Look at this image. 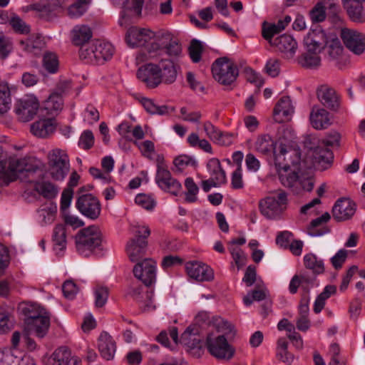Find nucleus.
Segmentation results:
<instances>
[{
  "mask_svg": "<svg viewBox=\"0 0 365 365\" xmlns=\"http://www.w3.org/2000/svg\"><path fill=\"white\" fill-rule=\"evenodd\" d=\"M233 330V327L227 321L220 317H213L206 338V346L209 353L221 361L230 360L235 354L233 346L227 337Z\"/></svg>",
  "mask_w": 365,
  "mask_h": 365,
  "instance_id": "obj_1",
  "label": "nucleus"
},
{
  "mask_svg": "<svg viewBox=\"0 0 365 365\" xmlns=\"http://www.w3.org/2000/svg\"><path fill=\"white\" fill-rule=\"evenodd\" d=\"M157 339L163 346L171 349H175L178 345H182L187 352L196 358H199L203 353L199 330L195 326L187 327L180 338L178 329L170 327L168 331H161Z\"/></svg>",
  "mask_w": 365,
  "mask_h": 365,
  "instance_id": "obj_2",
  "label": "nucleus"
},
{
  "mask_svg": "<svg viewBox=\"0 0 365 365\" xmlns=\"http://www.w3.org/2000/svg\"><path fill=\"white\" fill-rule=\"evenodd\" d=\"M28 317L25 322L24 336L26 347L32 351L36 348V344L30 336L33 335L38 339L44 338L48 332L50 327V314L43 307L36 304H28L25 308Z\"/></svg>",
  "mask_w": 365,
  "mask_h": 365,
  "instance_id": "obj_3",
  "label": "nucleus"
},
{
  "mask_svg": "<svg viewBox=\"0 0 365 365\" xmlns=\"http://www.w3.org/2000/svg\"><path fill=\"white\" fill-rule=\"evenodd\" d=\"M24 172L32 175L35 170L27 167L24 158H19L15 155L6 157L0 153V186L8 185L15 181L19 174Z\"/></svg>",
  "mask_w": 365,
  "mask_h": 365,
  "instance_id": "obj_4",
  "label": "nucleus"
},
{
  "mask_svg": "<svg viewBox=\"0 0 365 365\" xmlns=\"http://www.w3.org/2000/svg\"><path fill=\"white\" fill-rule=\"evenodd\" d=\"M114 52L111 43L96 40L81 47L79 55L88 63L101 64L110 60Z\"/></svg>",
  "mask_w": 365,
  "mask_h": 365,
  "instance_id": "obj_5",
  "label": "nucleus"
},
{
  "mask_svg": "<svg viewBox=\"0 0 365 365\" xmlns=\"http://www.w3.org/2000/svg\"><path fill=\"white\" fill-rule=\"evenodd\" d=\"M103 234L100 228L91 225L78 231L76 235V248L79 253L86 255V252H92L101 247Z\"/></svg>",
  "mask_w": 365,
  "mask_h": 365,
  "instance_id": "obj_6",
  "label": "nucleus"
},
{
  "mask_svg": "<svg viewBox=\"0 0 365 365\" xmlns=\"http://www.w3.org/2000/svg\"><path fill=\"white\" fill-rule=\"evenodd\" d=\"M164 50L170 57H178L182 53L179 40L168 31H160L156 34L155 41L150 42L149 53Z\"/></svg>",
  "mask_w": 365,
  "mask_h": 365,
  "instance_id": "obj_7",
  "label": "nucleus"
},
{
  "mask_svg": "<svg viewBox=\"0 0 365 365\" xmlns=\"http://www.w3.org/2000/svg\"><path fill=\"white\" fill-rule=\"evenodd\" d=\"M48 173L55 180H63L70 170L68 155L61 149H53L48 155Z\"/></svg>",
  "mask_w": 365,
  "mask_h": 365,
  "instance_id": "obj_8",
  "label": "nucleus"
},
{
  "mask_svg": "<svg viewBox=\"0 0 365 365\" xmlns=\"http://www.w3.org/2000/svg\"><path fill=\"white\" fill-rule=\"evenodd\" d=\"M214 78L222 85H230L238 76L236 65L228 58H217L212 66Z\"/></svg>",
  "mask_w": 365,
  "mask_h": 365,
  "instance_id": "obj_9",
  "label": "nucleus"
},
{
  "mask_svg": "<svg viewBox=\"0 0 365 365\" xmlns=\"http://www.w3.org/2000/svg\"><path fill=\"white\" fill-rule=\"evenodd\" d=\"M155 182L162 190L173 195H177L181 190V184L171 177L163 158L160 157L157 159Z\"/></svg>",
  "mask_w": 365,
  "mask_h": 365,
  "instance_id": "obj_10",
  "label": "nucleus"
},
{
  "mask_svg": "<svg viewBox=\"0 0 365 365\" xmlns=\"http://www.w3.org/2000/svg\"><path fill=\"white\" fill-rule=\"evenodd\" d=\"M300 212L302 215H308L315 217L312 220L307 227L309 235L312 236H319L329 232V230L327 228H317L329 220L330 215L328 212L319 210L317 207H302Z\"/></svg>",
  "mask_w": 365,
  "mask_h": 365,
  "instance_id": "obj_11",
  "label": "nucleus"
},
{
  "mask_svg": "<svg viewBox=\"0 0 365 365\" xmlns=\"http://www.w3.org/2000/svg\"><path fill=\"white\" fill-rule=\"evenodd\" d=\"M157 262L152 258L147 257L135 262L133 273L135 278L145 285H151L156 279Z\"/></svg>",
  "mask_w": 365,
  "mask_h": 365,
  "instance_id": "obj_12",
  "label": "nucleus"
},
{
  "mask_svg": "<svg viewBox=\"0 0 365 365\" xmlns=\"http://www.w3.org/2000/svg\"><path fill=\"white\" fill-rule=\"evenodd\" d=\"M39 102L33 95L26 96L15 103V113L21 122H28L34 118L39 109Z\"/></svg>",
  "mask_w": 365,
  "mask_h": 365,
  "instance_id": "obj_13",
  "label": "nucleus"
},
{
  "mask_svg": "<svg viewBox=\"0 0 365 365\" xmlns=\"http://www.w3.org/2000/svg\"><path fill=\"white\" fill-rule=\"evenodd\" d=\"M278 175L281 183L292 188L295 192H299L301 190L310 191L313 189L314 184L310 180L299 177L297 172L291 170L290 168L281 170Z\"/></svg>",
  "mask_w": 365,
  "mask_h": 365,
  "instance_id": "obj_14",
  "label": "nucleus"
},
{
  "mask_svg": "<svg viewBox=\"0 0 365 365\" xmlns=\"http://www.w3.org/2000/svg\"><path fill=\"white\" fill-rule=\"evenodd\" d=\"M341 38L346 47L356 55L365 51V35L356 30L347 28L341 30Z\"/></svg>",
  "mask_w": 365,
  "mask_h": 365,
  "instance_id": "obj_15",
  "label": "nucleus"
},
{
  "mask_svg": "<svg viewBox=\"0 0 365 365\" xmlns=\"http://www.w3.org/2000/svg\"><path fill=\"white\" fill-rule=\"evenodd\" d=\"M155 36L156 34L150 29L131 27L127 31L125 40L130 47L147 46L148 49L150 46L149 42L152 39L153 41H155Z\"/></svg>",
  "mask_w": 365,
  "mask_h": 365,
  "instance_id": "obj_16",
  "label": "nucleus"
},
{
  "mask_svg": "<svg viewBox=\"0 0 365 365\" xmlns=\"http://www.w3.org/2000/svg\"><path fill=\"white\" fill-rule=\"evenodd\" d=\"M185 270L190 278L197 282H209L214 279L212 269L202 262L191 261L187 262Z\"/></svg>",
  "mask_w": 365,
  "mask_h": 365,
  "instance_id": "obj_17",
  "label": "nucleus"
},
{
  "mask_svg": "<svg viewBox=\"0 0 365 365\" xmlns=\"http://www.w3.org/2000/svg\"><path fill=\"white\" fill-rule=\"evenodd\" d=\"M327 35L319 26L312 29L304 38V47L307 51L321 52L327 43Z\"/></svg>",
  "mask_w": 365,
  "mask_h": 365,
  "instance_id": "obj_18",
  "label": "nucleus"
},
{
  "mask_svg": "<svg viewBox=\"0 0 365 365\" xmlns=\"http://www.w3.org/2000/svg\"><path fill=\"white\" fill-rule=\"evenodd\" d=\"M159 71L157 64L147 63L138 68L137 77L147 88H155L161 84Z\"/></svg>",
  "mask_w": 365,
  "mask_h": 365,
  "instance_id": "obj_19",
  "label": "nucleus"
},
{
  "mask_svg": "<svg viewBox=\"0 0 365 365\" xmlns=\"http://www.w3.org/2000/svg\"><path fill=\"white\" fill-rule=\"evenodd\" d=\"M294 106L289 96L282 97L276 103L273 110V118L276 123H283L292 120Z\"/></svg>",
  "mask_w": 365,
  "mask_h": 365,
  "instance_id": "obj_20",
  "label": "nucleus"
},
{
  "mask_svg": "<svg viewBox=\"0 0 365 365\" xmlns=\"http://www.w3.org/2000/svg\"><path fill=\"white\" fill-rule=\"evenodd\" d=\"M270 45L277 48L287 59L293 58L298 48L297 41L292 36L288 34L276 37L272 41H270Z\"/></svg>",
  "mask_w": 365,
  "mask_h": 365,
  "instance_id": "obj_21",
  "label": "nucleus"
},
{
  "mask_svg": "<svg viewBox=\"0 0 365 365\" xmlns=\"http://www.w3.org/2000/svg\"><path fill=\"white\" fill-rule=\"evenodd\" d=\"M148 247L147 240L130 239L127 242L125 252L128 259L132 262H138L145 259Z\"/></svg>",
  "mask_w": 365,
  "mask_h": 365,
  "instance_id": "obj_22",
  "label": "nucleus"
},
{
  "mask_svg": "<svg viewBox=\"0 0 365 365\" xmlns=\"http://www.w3.org/2000/svg\"><path fill=\"white\" fill-rule=\"evenodd\" d=\"M64 0H41L32 6L33 9L40 13L42 18L50 20L61 11Z\"/></svg>",
  "mask_w": 365,
  "mask_h": 365,
  "instance_id": "obj_23",
  "label": "nucleus"
},
{
  "mask_svg": "<svg viewBox=\"0 0 365 365\" xmlns=\"http://www.w3.org/2000/svg\"><path fill=\"white\" fill-rule=\"evenodd\" d=\"M159 68V76L161 83L172 84L178 76L179 66L170 59L161 60L157 63Z\"/></svg>",
  "mask_w": 365,
  "mask_h": 365,
  "instance_id": "obj_24",
  "label": "nucleus"
},
{
  "mask_svg": "<svg viewBox=\"0 0 365 365\" xmlns=\"http://www.w3.org/2000/svg\"><path fill=\"white\" fill-rule=\"evenodd\" d=\"M309 120L312 126L316 130H324L331 125L330 113L319 106L312 107Z\"/></svg>",
  "mask_w": 365,
  "mask_h": 365,
  "instance_id": "obj_25",
  "label": "nucleus"
},
{
  "mask_svg": "<svg viewBox=\"0 0 365 365\" xmlns=\"http://www.w3.org/2000/svg\"><path fill=\"white\" fill-rule=\"evenodd\" d=\"M116 343L107 332H102L98 339V349L106 360H112L116 352Z\"/></svg>",
  "mask_w": 365,
  "mask_h": 365,
  "instance_id": "obj_26",
  "label": "nucleus"
},
{
  "mask_svg": "<svg viewBox=\"0 0 365 365\" xmlns=\"http://www.w3.org/2000/svg\"><path fill=\"white\" fill-rule=\"evenodd\" d=\"M317 98L325 107L332 110H336L339 108V97L332 88L322 86L317 90Z\"/></svg>",
  "mask_w": 365,
  "mask_h": 365,
  "instance_id": "obj_27",
  "label": "nucleus"
},
{
  "mask_svg": "<svg viewBox=\"0 0 365 365\" xmlns=\"http://www.w3.org/2000/svg\"><path fill=\"white\" fill-rule=\"evenodd\" d=\"M364 1H341L344 8L352 21L363 22L365 21V14L362 5Z\"/></svg>",
  "mask_w": 365,
  "mask_h": 365,
  "instance_id": "obj_28",
  "label": "nucleus"
},
{
  "mask_svg": "<svg viewBox=\"0 0 365 365\" xmlns=\"http://www.w3.org/2000/svg\"><path fill=\"white\" fill-rule=\"evenodd\" d=\"M143 4V0H125L122 4L123 11L119 21L120 26L126 24L127 19L133 16H140Z\"/></svg>",
  "mask_w": 365,
  "mask_h": 365,
  "instance_id": "obj_29",
  "label": "nucleus"
},
{
  "mask_svg": "<svg viewBox=\"0 0 365 365\" xmlns=\"http://www.w3.org/2000/svg\"><path fill=\"white\" fill-rule=\"evenodd\" d=\"M56 130V123L53 119H41L31 125V132L35 136L46 138Z\"/></svg>",
  "mask_w": 365,
  "mask_h": 365,
  "instance_id": "obj_30",
  "label": "nucleus"
},
{
  "mask_svg": "<svg viewBox=\"0 0 365 365\" xmlns=\"http://www.w3.org/2000/svg\"><path fill=\"white\" fill-rule=\"evenodd\" d=\"M44 42L41 36L36 34H32L26 39L19 41L21 48L29 53L38 55L44 47Z\"/></svg>",
  "mask_w": 365,
  "mask_h": 365,
  "instance_id": "obj_31",
  "label": "nucleus"
},
{
  "mask_svg": "<svg viewBox=\"0 0 365 365\" xmlns=\"http://www.w3.org/2000/svg\"><path fill=\"white\" fill-rule=\"evenodd\" d=\"M314 163L322 169H327L332 163L334 155L332 151L323 146H317L313 149L312 153Z\"/></svg>",
  "mask_w": 365,
  "mask_h": 365,
  "instance_id": "obj_32",
  "label": "nucleus"
},
{
  "mask_svg": "<svg viewBox=\"0 0 365 365\" xmlns=\"http://www.w3.org/2000/svg\"><path fill=\"white\" fill-rule=\"evenodd\" d=\"M210 178L216 180L217 183L224 185L227 182L225 171L222 169L221 163L217 158L210 159L207 164Z\"/></svg>",
  "mask_w": 365,
  "mask_h": 365,
  "instance_id": "obj_33",
  "label": "nucleus"
},
{
  "mask_svg": "<svg viewBox=\"0 0 365 365\" xmlns=\"http://www.w3.org/2000/svg\"><path fill=\"white\" fill-rule=\"evenodd\" d=\"M71 357L70 351L66 347H60L46 359V365H68Z\"/></svg>",
  "mask_w": 365,
  "mask_h": 365,
  "instance_id": "obj_34",
  "label": "nucleus"
},
{
  "mask_svg": "<svg viewBox=\"0 0 365 365\" xmlns=\"http://www.w3.org/2000/svg\"><path fill=\"white\" fill-rule=\"evenodd\" d=\"M91 37L92 31L88 26L78 25L72 31V41L76 46H86Z\"/></svg>",
  "mask_w": 365,
  "mask_h": 365,
  "instance_id": "obj_35",
  "label": "nucleus"
},
{
  "mask_svg": "<svg viewBox=\"0 0 365 365\" xmlns=\"http://www.w3.org/2000/svg\"><path fill=\"white\" fill-rule=\"evenodd\" d=\"M318 51H306L299 58V63L304 68L314 69L317 68L321 65V58Z\"/></svg>",
  "mask_w": 365,
  "mask_h": 365,
  "instance_id": "obj_36",
  "label": "nucleus"
},
{
  "mask_svg": "<svg viewBox=\"0 0 365 365\" xmlns=\"http://www.w3.org/2000/svg\"><path fill=\"white\" fill-rule=\"evenodd\" d=\"M53 247L58 255L66 249V231L63 225L56 226L53 236Z\"/></svg>",
  "mask_w": 365,
  "mask_h": 365,
  "instance_id": "obj_37",
  "label": "nucleus"
},
{
  "mask_svg": "<svg viewBox=\"0 0 365 365\" xmlns=\"http://www.w3.org/2000/svg\"><path fill=\"white\" fill-rule=\"evenodd\" d=\"M255 150L262 155L270 154L274 149V140L268 134L259 135L255 143Z\"/></svg>",
  "mask_w": 365,
  "mask_h": 365,
  "instance_id": "obj_38",
  "label": "nucleus"
},
{
  "mask_svg": "<svg viewBox=\"0 0 365 365\" xmlns=\"http://www.w3.org/2000/svg\"><path fill=\"white\" fill-rule=\"evenodd\" d=\"M35 190L46 199L55 198L58 194V187L48 181L36 182L34 185Z\"/></svg>",
  "mask_w": 365,
  "mask_h": 365,
  "instance_id": "obj_39",
  "label": "nucleus"
},
{
  "mask_svg": "<svg viewBox=\"0 0 365 365\" xmlns=\"http://www.w3.org/2000/svg\"><path fill=\"white\" fill-rule=\"evenodd\" d=\"M288 343L284 338L277 341V359L287 365H291L294 356L287 350Z\"/></svg>",
  "mask_w": 365,
  "mask_h": 365,
  "instance_id": "obj_40",
  "label": "nucleus"
},
{
  "mask_svg": "<svg viewBox=\"0 0 365 365\" xmlns=\"http://www.w3.org/2000/svg\"><path fill=\"white\" fill-rule=\"evenodd\" d=\"M289 202L287 195L282 190L274 192L266 197L262 199L259 205H283Z\"/></svg>",
  "mask_w": 365,
  "mask_h": 365,
  "instance_id": "obj_41",
  "label": "nucleus"
},
{
  "mask_svg": "<svg viewBox=\"0 0 365 365\" xmlns=\"http://www.w3.org/2000/svg\"><path fill=\"white\" fill-rule=\"evenodd\" d=\"M141 103L146 110L150 114H158L160 115L168 114L170 111H173V108H169L167 106L156 105L151 99L143 98Z\"/></svg>",
  "mask_w": 365,
  "mask_h": 365,
  "instance_id": "obj_42",
  "label": "nucleus"
},
{
  "mask_svg": "<svg viewBox=\"0 0 365 365\" xmlns=\"http://www.w3.org/2000/svg\"><path fill=\"white\" fill-rule=\"evenodd\" d=\"M44 108L48 114L53 115L63 108V100L59 93H51L44 102Z\"/></svg>",
  "mask_w": 365,
  "mask_h": 365,
  "instance_id": "obj_43",
  "label": "nucleus"
},
{
  "mask_svg": "<svg viewBox=\"0 0 365 365\" xmlns=\"http://www.w3.org/2000/svg\"><path fill=\"white\" fill-rule=\"evenodd\" d=\"M324 49H325L328 57L331 60L337 59L343 51V47L337 38H329L327 37V43Z\"/></svg>",
  "mask_w": 365,
  "mask_h": 365,
  "instance_id": "obj_44",
  "label": "nucleus"
},
{
  "mask_svg": "<svg viewBox=\"0 0 365 365\" xmlns=\"http://www.w3.org/2000/svg\"><path fill=\"white\" fill-rule=\"evenodd\" d=\"M185 200L187 203H195L197 200L199 187L192 178H187L185 180Z\"/></svg>",
  "mask_w": 365,
  "mask_h": 365,
  "instance_id": "obj_45",
  "label": "nucleus"
},
{
  "mask_svg": "<svg viewBox=\"0 0 365 365\" xmlns=\"http://www.w3.org/2000/svg\"><path fill=\"white\" fill-rule=\"evenodd\" d=\"M304 265L314 272L321 274L324 272V263L313 254H307L304 257Z\"/></svg>",
  "mask_w": 365,
  "mask_h": 365,
  "instance_id": "obj_46",
  "label": "nucleus"
},
{
  "mask_svg": "<svg viewBox=\"0 0 365 365\" xmlns=\"http://www.w3.org/2000/svg\"><path fill=\"white\" fill-rule=\"evenodd\" d=\"M69 207H61V214L64 222L71 226L73 229H77L84 225L83 220L73 215L68 210Z\"/></svg>",
  "mask_w": 365,
  "mask_h": 365,
  "instance_id": "obj_47",
  "label": "nucleus"
},
{
  "mask_svg": "<svg viewBox=\"0 0 365 365\" xmlns=\"http://www.w3.org/2000/svg\"><path fill=\"white\" fill-rule=\"evenodd\" d=\"M43 66L51 73H54L58 68V59L56 53L53 52H46L43 56Z\"/></svg>",
  "mask_w": 365,
  "mask_h": 365,
  "instance_id": "obj_48",
  "label": "nucleus"
},
{
  "mask_svg": "<svg viewBox=\"0 0 365 365\" xmlns=\"http://www.w3.org/2000/svg\"><path fill=\"white\" fill-rule=\"evenodd\" d=\"M355 213L353 207H333L332 215L336 221H344L350 219Z\"/></svg>",
  "mask_w": 365,
  "mask_h": 365,
  "instance_id": "obj_49",
  "label": "nucleus"
},
{
  "mask_svg": "<svg viewBox=\"0 0 365 365\" xmlns=\"http://www.w3.org/2000/svg\"><path fill=\"white\" fill-rule=\"evenodd\" d=\"M10 91L6 86H0V114L6 113L11 107Z\"/></svg>",
  "mask_w": 365,
  "mask_h": 365,
  "instance_id": "obj_50",
  "label": "nucleus"
},
{
  "mask_svg": "<svg viewBox=\"0 0 365 365\" xmlns=\"http://www.w3.org/2000/svg\"><path fill=\"white\" fill-rule=\"evenodd\" d=\"M84 187L79 189L76 205H100V202L93 195L83 193Z\"/></svg>",
  "mask_w": 365,
  "mask_h": 365,
  "instance_id": "obj_51",
  "label": "nucleus"
},
{
  "mask_svg": "<svg viewBox=\"0 0 365 365\" xmlns=\"http://www.w3.org/2000/svg\"><path fill=\"white\" fill-rule=\"evenodd\" d=\"M109 290L108 288L101 284L96 285L94 289L95 304L98 307H102L107 302Z\"/></svg>",
  "mask_w": 365,
  "mask_h": 365,
  "instance_id": "obj_52",
  "label": "nucleus"
},
{
  "mask_svg": "<svg viewBox=\"0 0 365 365\" xmlns=\"http://www.w3.org/2000/svg\"><path fill=\"white\" fill-rule=\"evenodd\" d=\"M203 47L201 41L192 39L188 48L190 57L194 63H198L201 60Z\"/></svg>",
  "mask_w": 365,
  "mask_h": 365,
  "instance_id": "obj_53",
  "label": "nucleus"
},
{
  "mask_svg": "<svg viewBox=\"0 0 365 365\" xmlns=\"http://www.w3.org/2000/svg\"><path fill=\"white\" fill-rule=\"evenodd\" d=\"M260 212L267 219L277 220L285 212L284 207H260Z\"/></svg>",
  "mask_w": 365,
  "mask_h": 365,
  "instance_id": "obj_54",
  "label": "nucleus"
},
{
  "mask_svg": "<svg viewBox=\"0 0 365 365\" xmlns=\"http://www.w3.org/2000/svg\"><path fill=\"white\" fill-rule=\"evenodd\" d=\"M68 9V13L71 18H78L81 16L86 10V0H75Z\"/></svg>",
  "mask_w": 365,
  "mask_h": 365,
  "instance_id": "obj_55",
  "label": "nucleus"
},
{
  "mask_svg": "<svg viewBox=\"0 0 365 365\" xmlns=\"http://www.w3.org/2000/svg\"><path fill=\"white\" fill-rule=\"evenodd\" d=\"M175 166L178 170H182L187 166H197V161L195 158L187 155H180L175 158L174 161Z\"/></svg>",
  "mask_w": 365,
  "mask_h": 365,
  "instance_id": "obj_56",
  "label": "nucleus"
},
{
  "mask_svg": "<svg viewBox=\"0 0 365 365\" xmlns=\"http://www.w3.org/2000/svg\"><path fill=\"white\" fill-rule=\"evenodd\" d=\"M230 254L232 255L234 264L239 270L243 266L245 265L247 261V257L243 251L239 248L235 247H230L229 248Z\"/></svg>",
  "mask_w": 365,
  "mask_h": 365,
  "instance_id": "obj_57",
  "label": "nucleus"
},
{
  "mask_svg": "<svg viewBox=\"0 0 365 365\" xmlns=\"http://www.w3.org/2000/svg\"><path fill=\"white\" fill-rule=\"evenodd\" d=\"M9 24L17 33L27 34L30 32L29 26L17 16H12L9 20Z\"/></svg>",
  "mask_w": 365,
  "mask_h": 365,
  "instance_id": "obj_58",
  "label": "nucleus"
},
{
  "mask_svg": "<svg viewBox=\"0 0 365 365\" xmlns=\"http://www.w3.org/2000/svg\"><path fill=\"white\" fill-rule=\"evenodd\" d=\"M327 16L325 6L322 3H317L310 11V18L313 22H322Z\"/></svg>",
  "mask_w": 365,
  "mask_h": 365,
  "instance_id": "obj_59",
  "label": "nucleus"
},
{
  "mask_svg": "<svg viewBox=\"0 0 365 365\" xmlns=\"http://www.w3.org/2000/svg\"><path fill=\"white\" fill-rule=\"evenodd\" d=\"M341 134L334 130H331L326 134L325 138L322 140L324 146H337L340 145Z\"/></svg>",
  "mask_w": 365,
  "mask_h": 365,
  "instance_id": "obj_60",
  "label": "nucleus"
},
{
  "mask_svg": "<svg viewBox=\"0 0 365 365\" xmlns=\"http://www.w3.org/2000/svg\"><path fill=\"white\" fill-rule=\"evenodd\" d=\"M308 283L309 279L303 275H294L289 283V291L291 293L294 294L300 287L303 289H307Z\"/></svg>",
  "mask_w": 365,
  "mask_h": 365,
  "instance_id": "obj_61",
  "label": "nucleus"
},
{
  "mask_svg": "<svg viewBox=\"0 0 365 365\" xmlns=\"http://www.w3.org/2000/svg\"><path fill=\"white\" fill-rule=\"evenodd\" d=\"M327 10V15L328 18L334 23H338L341 21L339 16L340 8L339 6L334 1L327 2V6L325 7Z\"/></svg>",
  "mask_w": 365,
  "mask_h": 365,
  "instance_id": "obj_62",
  "label": "nucleus"
},
{
  "mask_svg": "<svg viewBox=\"0 0 365 365\" xmlns=\"http://www.w3.org/2000/svg\"><path fill=\"white\" fill-rule=\"evenodd\" d=\"M281 32L275 24L264 23L262 26V36L270 44V41L274 40V35Z\"/></svg>",
  "mask_w": 365,
  "mask_h": 365,
  "instance_id": "obj_63",
  "label": "nucleus"
},
{
  "mask_svg": "<svg viewBox=\"0 0 365 365\" xmlns=\"http://www.w3.org/2000/svg\"><path fill=\"white\" fill-rule=\"evenodd\" d=\"M264 70L269 76H277L280 72V61L275 58H269L266 63Z\"/></svg>",
  "mask_w": 365,
  "mask_h": 365,
  "instance_id": "obj_64",
  "label": "nucleus"
}]
</instances>
